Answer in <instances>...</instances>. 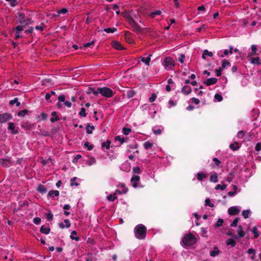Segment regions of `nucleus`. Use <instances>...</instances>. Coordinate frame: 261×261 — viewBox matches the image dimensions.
Masks as SVG:
<instances>
[{"label":"nucleus","mask_w":261,"mask_h":261,"mask_svg":"<svg viewBox=\"0 0 261 261\" xmlns=\"http://www.w3.org/2000/svg\"><path fill=\"white\" fill-rule=\"evenodd\" d=\"M146 228L142 224L137 225L135 228L136 237L138 239H143L145 238Z\"/></svg>","instance_id":"f257e3e1"},{"label":"nucleus","mask_w":261,"mask_h":261,"mask_svg":"<svg viewBox=\"0 0 261 261\" xmlns=\"http://www.w3.org/2000/svg\"><path fill=\"white\" fill-rule=\"evenodd\" d=\"M162 65L165 69L167 70H172L175 66V62L170 57H166L164 59Z\"/></svg>","instance_id":"f03ea898"},{"label":"nucleus","mask_w":261,"mask_h":261,"mask_svg":"<svg viewBox=\"0 0 261 261\" xmlns=\"http://www.w3.org/2000/svg\"><path fill=\"white\" fill-rule=\"evenodd\" d=\"M182 242L185 246H191L196 243V239L193 234L189 233L185 236Z\"/></svg>","instance_id":"7ed1b4c3"},{"label":"nucleus","mask_w":261,"mask_h":261,"mask_svg":"<svg viewBox=\"0 0 261 261\" xmlns=\"http://www.w3.org/2000/svg\"><path fill=\"white\" fill-rule=\"evenodd\" d=\"M99 94L106 97H111L114 95V92L108 87H103L99 88Z\"/></svg>","instance_id":"20e7f679"},{"label":"nucleus","mask_w":261,"mask_h":261,"mask_svg":"<svg viewBox=\"0 0 261 261\" xmlns=\"http://www.w3.org/2000/svg\"><path fill=\"white\" fill-rule=\"evenodd\" d=\"M12 118V116L9 113H6L2 114L0 115V123H6L11 119Z\"/></svg>","instance_id":"39448f33"},{"label":"nucleus","mask_w":261,"mask_h":261,"mask_svg":"<svg viewBox=\"0 0 261 261\" xmlns=\"http://www.w3.org/2000/svg\"><path fill=\"white\" fill-rule=\"evenodd\" d=\"M118 189L116 190L119 194H125L128 191V189L124 184L121 183L117 186Z\"/></svg>","instance_id":"423d86ee"},{"label":"nucleus","mask_w":261,"mask_h":261,"mask_svg":"<svg viewBox=\"0 0 261 261\" xmlns=\"http://www.w3.org/2000/svg\"><path fill=\"white\" fill-rule=\"evenodd\" d=\"M241 211V207L238 206H231L228 210V213L230 215L238 214Z\"/></svg>","instance_id":"0eeeda50"},{"label":"nucleus","mask_w":261,"mask_h":261,"mask_svg":"<svg viewBox=\"0 0 261 261\" xmlns=\"http://www.w3.org/2000/svg\"><path fill=\"white\" fill-rule=\"evenodd\" d=\"M140 177L138 175H133L131 178V182L134 188H136L138 186V183L139 182Z\"/></svg>","instance_id":"6e6552de"},{"label":"nucleus","mask_w":261,"mask_h":261,"mask_svg":"<svg viewBox=\"0 0 261 261\" xmlns=\"http://www.w3.org/2000/svg\"><path fill=\"white\" fill-rule=\"evenodd\" d=\"M217 82V79L216 78L212 77V78H210V79H207L204 82V83L207 86H210V85L215 84V83H216Z\"/></svg>","instance_id":"1a4fd4ad"},{"label":"nucleus","mask_w":261,"mask_h":261,"mask_svg":"<svg viewBox=\"0 0 261 261\" xmlns=\"http://www.w3.org/2000/svg\"><path fill=\"white\" fill-rule=\"evenodd\" d=\"M181 91L184 94L188 95L191 92L192 89L190 86L186 85L182 87Z\"/></svg>","instance_id":"9d476101"},{"label":"nucleus","mask_w":261,"mask_h":261,"mask_svg":"<svg viewBox=\"0 0 261 261\" xmlns=\"http://www.w3.org/2000/svg\"><path fill=\"white\" fill-rule=\"evenodd\" d=\"M213 56V53L208 50L205 49L203 51L202 58L203 59H206L207 57H212Z\"/></svg>","instance_id":"9b49d317"},{"label":"nucleus","mask_w":261,"mask_h":261,"mask_svg":"<svg viewBox=\"0 0 261 261\" xmlns=\"http://www.w3.org/2000/svg\"><path fill=\"white\" fill-rule=\"evenodd\" d=\"M113 47L117 50H121L123 49V47L121 44L118 41H113L112 42Z\"/></svg>","instance_id":"f8f14e48"},{"label":"nucleus","mask_w":261,"mask_h":261,"mask_svg":"<svg viewBox=\"0 0 261 261\" xmlns=\"http://www.w3.org/2000/svg\"><path fill=\"white\" fill-rule=\"evenodd\" d=\"M251 52L248 54V57H251L254 56L256 54L257 47L255 45H252L251 46Z\"/></svg>","instance_id":"ddd939ff"},{"label":"nucleus","mask_w":261,"mask_h":261,"mask_svg":"<svg viewBox=\"0 0 261 261\" xmlns=\"http://www.w3.org/2000/svg\"><path fill=\"white\" fill-rule=\"evenodd\" d=\"M233 53V47L232 46H229V50L228 51L227 49H225L223 51V54L220 55V57L221 58H223L225 56H227L229 54H232Z\"/></svg>","instance_id":"4468645a"},{"label":"nucleus","mask_w":261,"mask_h":261,"mask_svg":"<svg viewBox=\"0 0 261 261\" xmlns=\"http://www.w3.org/2000/svg\"><path fill=\"white\" fill-rule=\"evenodd\" d=\"M151 56V55H149V56L146 58L141 57L140 58V59L141 61L144 63L146 65H149L151 60L150 57Z\"/></svg>","instance_id":"2eb2a0df"},{"label":"nucleus","mask_w":261,"mask_h":261,"mask_svg":"<svg viewBox=\"0 0 261 261\" xmlns=\"http://www.w3.org/2000/svg\"><path fill=\"white\" fill-rule=\"evenodd\" d=\"M8 129L11 130L12 133L13 134H16L18 133V131L15 128L14 123L12 122L9 123Z\"/></svg>","instance_id":"dca6fc26"},{"label":"nucleus","mask_w":261,"mask_h":261,"mask_svg":"<svg viewBox=\"0 0 261 261\" xmlns=\"http://www.w3.org/2000/svg\"><path fill=\"white\" fill-rule=\"evenodd\" d=\"M247 253L251 254V258L252 260H254L255 258L256 250L254 249L250 248L247 250Z\"/></svg>","instance_id":"f3484780"},{"label":"nucleus","mask_w":261,"mask_h":261,"mask_svg":"<svg viewBox=\"0 0 261 261\" xmlns=\"http://www.w3.org/2000/svg\"><path fill=\"white\" fill-rule=\"evenodd\" d=\"M54 195L56 196H58L59 195V192L57 190L50 191L48 193V197L49 198H54Z\"/></svg>","instance_id":"a211bd4d"},{"label":"nucleus","mask_w":261,"mask_h":261,"mask_svg":"<svg viewBox=\"0 0 261 261\" xmlns=\"http://www.w3.org/2000/svg\"><path fill=\"white\" fill-rule=\"evenodd\" d=\"M237 232L238 233V236L240 238H242L245 236V232L243 231V227L239 225L238 227Z\"/></svg>","instance_id":"6ab92c4d"},{"label":"nucleus","mask_w":261,"mask_h":261,"mask_svg":"<svg viewBox=\"0 0 261 261\" xmlns=\"http://www.w3.org/2000/svg\"><path fill=\"white\" fill-rule=\"evenodd\" d=\"M251 63L253 64L260 65L261 62L260 61V59L259 57L256 58H250Z\"/></svg>","instance_id":"aec40b11"},{"label":"nucleus","mask_w":261,"mask_h":261,"mask_svg":"<svg viewBox=\"0 0 261 261\" xmlns=\"http://www.w3.org/2000/svg\"><path fill=\"white\" fill-rule=\"evenodd\" d=\"M40 231L44 234H47L50 232V228L48 227L42 226L40 228Z\"/></svg>","instance_id":"412c9836"},{"label":"nucleus","mask_w":261,"mask_h":261,"mask_svg":"<svg viewBox=\"0 0 261 261\" xmlns=\"http://www.w3.org/2000/svg\"><path fill=\"white\" fill-rule=\"evenodd\" d=\"M210 181L213 182L214 183L217 182H218L217 174L216 173H214V174H213L210 178Z\"/></svg>","instance_id":"4be33fe9"},{"label":"nucleus","mask_w":261,"mask_h":261,"mask_svg":"<svg viewBox=\"0 0 261 261\" xmlns=\"http://www.w3.org/2000/svg\"><path fill=\"white\" fill-rule=\"evenodd\" d=\"M117 193H118L116 192V191H115V192L113 194L109 195L107 197L108 200L110 201H114L117 198L116 194Z\"/></svg>","instance_id":"5701e85b"},{"label":"nucleus","mask_w":261,"mask_h":261,"mask_svg":"<svg viewBox=\"0 0 261 261\" xmlns=\"http://www.w3.org/2000/svg\"><path fill=\"white\" fill-rule=\"evenodd\" d=\"M226 243L228 246H231L233 247L236 246V242L232 239H228L226 241Z\"/></svg>","instance_id":"b1692460"},{"label":"nucleus","mask_w":261,"mask_h":261,"mask_svg":"<svg viewBox=\"0 0 261 261\" xmlns=\"http://www.w3.org/2000/svg\"><path fill=\"white\" fill-rule=\"evenodd\" d=\"M77 233L75 231L73 230L71 232L70 238L72 240H75L76 241L80 240L79 237L76 236Z\"/></svg>","instance_id":"393cba45"},{"label":"nucleus","mask_w":261,"mask_h":261,"mask_svg":"<svg viewBox=\"0 0 261 261\" xmlns=\"http://www.w3.org/2000/svg\"><path fill=\"white\" fill-rule=\"evenodd\" d=\"M206 177H207V175L205 173H203V172L198 173L197 174V178L200 181L202 180V179L203 178H205Z\"/></svg>","instance_id":"a878e982"},{"label":"nucleus","mask_w":261,"mask_h":261,"mask_svg":"<svg viewBox=\"0 0 261 261\" xmlns=\"http://www.w3.org/2000/svg\"><path fill=\"white\" fill-rule=\"evenodd\" d=\"M219 250H218V248L216 247L214 248V250L211 251L210 255L212 257H215L217 255H218L219 254Z\"/></svg>","instance_id":"bb28decb"},{"label":"nucleus","mask_w":261,"mask_h":261,"mask_svg":"<svg viewBox=\"0 0 261 261\" xmlns=\"http://www.w3.org/2000/svg\"><path fill=\"white\" fill-rule=\"evenodd\" d=\"M251 214V211L249 210H244L242 212V216L245 219H247L249 217Z\"/></svg>","instance_id":"cd10ccee"},{"label":"nucleus","mask_w":261,"mask_h":261,"mask_svg":"<svg viewBox=\"0 0 261 261\" xmlns=\"http://www.w3.org/2000/svg\"><path fill=\"white\" fill-rule=\"evenodd\" d=\"M230 64L228 61L226 60H224L222 62V69L225 68L227 67L230 66Z\"/></svg>","instance_id":"c85d7f7f"},{"label":"nucleus","mask_w":261,"mask_h":261,"mask_svg":"<svg viewBox=\"0 0 261 261\" xmlns=\"http://www.w3.org/2000/svg\"><path fill=\"white\" fill-rule=\"evenodd\" d=\"M252 232L254 234L255 238H257L259 236V232H258L256 227L254 226L252 229Z\"/></svg>","instance_id":"c756f323"},{"label":"nucleus","mask_w":261,"mask_h":261,"mask_svg":"<svg viewBox=\"0 0 261 261\" xmlns=\"http://www.w3.org/2000/svg\"><path fill=\"white\" fill-rule=\"evenodd\" d=\"M111 141L110 140H107L106 142H103L102 143L101 146L103 148H106V149H109L110 147Z\"/></svg>","instance_id":"7c9ffc66"},{"label":"nucleus","mask_w":261,"mask_h":261,"mask_svg":"<svg viewBox=\"0 0 261 261\" xmlns=\"http://www.w3.org/2000/svg\"><path fill=\"white\" fill-rule=\"evenodd\" d=\"M52 117L50 119V121L52 122H55V121H57L59 118L58 116H57V114L55 112H53L51 113Z\"/></svg>","instance_id":"2f4dec72"},{"label":"nucleus","mask_w":261,"mask_h":261,"mask_svg":"<svg viewBox=\"0 0 261 261\" xmlns=\"http://www.w3.org/2000/svg\"><path fill=\"white\" fill-rule=\"evenodd\" d=\"M132 27L133 28V30L136 32H140L141 31V28L136 22L134 23Z\"/></svg>","instance_id":"473e14b6"},{"label":"nucleus","mask_w":261,"mask_h":261,"mask_svg":"<svg viewBox=\"0 0 261 261\" xmlns=\"http://www.w3.org/2000/svg\"><path fill=\"white\" fill-rule=\"evenodd\" d=\"M226 187H227V186L225 184H223V185L218 184L216 186L215 189L217 190H224L226 188Z\"/></svg>","instance_id":"72a5a7b5"},{"label":"nucleus","mask_w":261,"mask_h":261,"mask_svg":"<svg viewBox=\"0 0 261 261\" xmlns=\"http://www.w3.org/2000/svg\"><path fill=\"white\" fill-rule=\"evenodd\" d=\"M229 147L233 150H236L239 148V146L237 142H235L233 144H231Z\"/></svg>","instance_id":"f704fd0d"},{"label":"nucleus","mask_w":261,"mask_h":261,"mask_svg":"<svg viewBox=\"0 0 261 261\" xmlns=\"http://www.w3.org/2000/svg\"><path fill=\"white\" fill-rule=\"evenodd\" d=\"M94 126H91L90 125H88L86 126L87 133L89 134H92V131L94 130Z\"/></svg>","instance_id":"c9c22d12"},{"label":"nucleus","mask_w":261,"mask_h":261,"mask_svg":"<svg viewBox=\"0 0 261 261\" xmlns=\"http://www.w3.org/2000/svg\"><path fill=\"white\" fill-rule=\"evenodd\" d=\"M153 144L148 141L144 143L143 146L146 149H148L152 147Z\"/></svg>","instance_id":"e433bc0d"},{"label":"nucleus","mask_w":261,"mask_h":261,"mask_svg":"<svg viewBox=\"0 0 261 261\" xmlns=\"http://www.w3.org/2000/svg\"><path fill=\"white\" fill-rule=\"evenodd\" d=\"M103 31L108 33H113L117 31L115 28L105 29Z\"/></svg>","instance_id":"4c0bfd02"},{"label":"nucleus","mask_w":261,"mask_h":261,"mask_svg":"<svg viewBox=\"0 0 261 261\" xmlns=\"http://www.w3.org/2000/svg\"><path fill=\"white\" fill-rule=\"evenodd\" d=\"M9 103L10 105H13L15 103H16V106L17 107L19 106L20 105V103L19 101H18V98H15L13 100H10V102H9Z\"/></svg>","instance_id":"58836bf2"},{"label":"nucleus","mask_w":261,"mask_h":261,"mask_svg":"<svg viewBox=\"0 0 261 261\" xmlns=\"http://www.w3.org/2000/svg\"><path fill=\"white\" fill-rule=\"evenodd\" d=\"M214 98L215 100L218 102L221 101L223 99L222 96L219 94H216L214 96Z\"/></svg>","instance_id":"ea45409f"},{"label":"nucleus","mask_w":261,"mask_h":261,"mask_svg":"<svg viewBox=\"0 0 261 261\" xmlns=\"http://www.w3.org/2000/svg\"><path fill=\"white\" fill-rule=\"evenodd\" d=\"M205 205L209 206L210 207H214V204L211 202V200L209 198H207L205 200Z\"/></svg>","instance_id":"a19ab883"},{"label":"nucleus","mask_w":261,"mask_h":261,"mask_svg":"<svg viewBox=\"0 0 261 261\" xmlns=\"http://www.w3.org/2000/svg\"><path fill=\"white\" fill-rule=\"evenodd\" d=\"M152 131L155 135H160L162 133V130L160 128L156 127L153 128Z\"/></svg>","instance_id":"79ce46f5"},{"label":"nucleus","mask_w":261,"mask_h":261,"mask_svg":"<svg viewBox=\"0 0 261 261\" xmlns=\"http://www.w3.org/2000/svg\"><path fill=\"white\" fill-rule=\"evenodd\" d=\"M223 223V220L222 219H219L216 224H215V227H219L222 225Z\"/></svg>","instance_id":"37998d69"},{"label":"nucleus","mask_w":261,"mask_h":261,"mask_svg":"<svg viewBox=\"0 0 261 261\" xmlns=\"http://www.w3.org/2000/svg\"><path fill=\"white\" fill-rule=\"evenodd\" d=\"M0 163L2 165V166H3L4 167L9 166L10 164V162L8 161L1 160Z\"/></svg>","instance_id":"c03bdc74"},{"label":"nucleus","mask_w":261,"mask_h":261,"mask_svg":"<svg viewBox=\"0 0 261 261\" xmlns=\"http://www.w3.org/2000/svg\"><path fill=\"white\" fill-rule=\"evenodd\" d=\"M162 12L161 10H157L154 12H152L150 13V15L151 17H154L155 15H160Z\"/></svg>","instance_id":"a18cd8bd"},{"label":"nucleus","mask_w":261,"mask_h":261,"mask_svg":"<svg viewBox=\"0 0 261 261\" xmlns=\"http://www.w3.org/2000/svg\"><path fill=\"white\" fill-rule=\"evenodd\" d=\"M79 115L82 117H85L86 116V110L85 108H82L79 113Z\"/></svg>","instance_id":"49530a36"},{"label":"nucleus","mask_w":261,"mask_h":261,"mask_svg":"<svg viewBox=\"0 0 261 261\" xmlns=\"http://www.w3.org/2000/svg\"><path fill=\"white\" fill-rule=\"evenodd\" d=\"M238 222H239V219L238 218H236L235 219L233 220L232 222L231 223L230 226L231 227H236V226H237Z\"/></svg>","instance_id":"de8ad7c7"},{"label":"nucleus","mask_w":261,"mask_h":261,"mask_svg":"<svg viewBox=\"0 0 261 261\" xmlns=\"http://www.w3.org/2000/svg\"><path fill=\"white\" fill-rule=\"evenodd\" d=\"M84 146L85 147L88 148V149L89 150H90L93 148V146L92 145H90L88 142H85L84 143Z\"/></svg>","instance_id":"09e8293b"},{"label":"nucleus","mask_w":261,"mask_h":261,"mask_svg":"<svg viewBox=\"0 0 261 261\" xmlns=\"http://www.w3.org/2000/svg\"><path fill=\"white\" fill-rule=\"evenodd\" d=\"M68 12V10L66 8H63L60 10L58 11V14L59 15H61V14H65Z\"/></svg>","instance_id":"8fccbe9b"},{"label":"nucleus","mask_w":261,"mask_h":261,"mask_svg":"<svg viewBox=\"0 0 261 261\" xmlns=\"http://www.w3.org/2000/svg\"><path fill=\"white\" fill-rule=\"evenodd\" d=\"M244 135H245V133H244V132H243L242 130L239 131L237 134V137H238V138H239L240 139L243 138Z\"/></svg>","instance_id":"3c124183"},{"label":"nucleus","mask_w":261,"mask_h":261,"mask_svg":"<svg viewBox=\"0 0 261 261\" xmlns=\"http://www.w3.org/2000/svg\"><path fill=\"white\" fill-rule=\"evenodd\" d=\"M28 113V111L27 110H23L18 113V116H23L25 115Z\"/></svg>","instance_id":"603ef678"},{"label":"nucleus","mask_w":261,"mask_h":261,"mask_svg":"<svg viewBox=\"0 0 261 261\" xmlns=\"http://www.w3.org/2000/svg\"><path fill=\"white\" fill-rule=\"evenodd\" d=\"M185 58V56L183 54H180L179 57L178 58V61L181 63H183L184 62V60Z\"/></svg>","instance_id":"864d4df0"},{"label":"nucleus","mask_w":261,"mask_h":261,"mask_svg":"<svg viewBox=\"0 0 261 261\" xmlns=\"http://www.w3.org/2000/svg\"><path fill=\"white\" fill-rule=\"evenodd\" d=\"M33 222L35 224L38 225L41 222V219L39 217H35L33 219Z\"/></svg>","instance_id":"5fc2aeb1"},{"label":"nucleus","mask_w":261,"mask_h":261,"mask_svg":"<svg viewBox=\"0 0 261 261\" xmlns=\"http://www.w3.org/2000/svg\"><path fill=\"white\" fill-rule=\"evenodd\" d=\"M156 97V95L155 94H152V96L149 98V101L150 102H152L154 101H155Z\"/></svg>","instance_id":"6e6d98bb"},{"label":"nucleus","mask_w":261,"mask_h":261,"mask_svg":"<svg viewBox=\"0 0 261 261\" xmlns=\"http://www.w3.org/2000/svg\"><path fill=\"white\" fill-rule=\"evenodd\" d=\"M96 162L95 159L94 158H91L88 162V164L89 166H91L94 164Z\"/></svg>","instance_id":"4d7b16f0"},{"label":"nucleus","mask_w":261,"mask_h":261,"mask_svg":"<svg viewBox=\"0 0 261 261\" xmlns=\"http://www.w3.org/2000/svg\"><path fill=\"white\" fill-rule=\"evenodd\" d=\"M115 140L120 141L121 143H123L124 142V139L119 136L115 137Z\"/></svg>","instance_id":"13d9d810"},{"label":"nucleus","mask_w":261,"mask_h":261,"mask_svg":"<svg viewBox=\"0 0 261 261\" xmlns=\"http://www.w3.org/2000/svg\"><path fill=\"white\" fill-rule=\"evenodd\" d=\"M127 20L130 25H132L134 23L136 22L135 20L130 16L127 17Z\"/></svg>","instance_id":"bf43d9fd"},{"label":"nucleus","mask_w":261,"mask_h":261,"mask_svg":"<svg viewBox=\"0 0 261 261\" xmlns=\"http://www.w3.org/2000/svg\"><path fill=\"white\" fill-rule=\"evenodd\" d=\"M23 30V27L21 25L17 26L16 28V33L18 34L20 33V31Z\"/></svg>","instance_id":"052dcab7"},{"label":"nucleus","mask_w":261,"mask_h":261,"mask_svg":"<svg viewBox=\"0 0 261 261\" xmlns=\"http://www.w3.org/2000/svg\"><path fill=\"white\" fill-rule=\"evenodd\" d=\"M51 82L50 79H45L42 80V84L46 85L48 83H50Z\"/></svg>","instance_id":"680f3d73"},{"label":"nucleus","mask_w":261,"mask_h":261,"mask_svg":"<svg viewBox=\"0 0 261 261\" xmlns=\"http://www.w3.org/2000/svg\"><path fill=\"white\" fill-rule=\"evenodd\" d=\"M10 3V4L11 6L14 7L16 5V0H6Z\"/></svg>","instance_id":"e2e57ef3"},{"label":"nucleus","mask_w":261,"mask_h":261,"mask_svg":"<svg viewBox=\"0 0 261 261\" xmlns=\"http://www.w3.org/2000/svg\"><path fill=\"white\" fill-rule=\"evenodd\" d=\"M46 218L48 220H51L53 218V215L51 212L48 213L46 214Z\"/></svg>","instance_id":"0e129e2a"},{"label":"nucleus","mask_w":261,"mask_h":261,"mask_svg":"<svg viewBox=\"0 0 261 261\" xmlns=\"http://www.w3.org/2000/svg\"><path fill=\"white\" fill-rule=\"evenodd\" d=\"M130 131L131 130L129 128H123V133L125 135H128Z\"/></svg>","instance_id":"69168bd1"},{"label":"nucleus","mask_w":261,"mask_h":261,"mask_svg":"<svg viewBox=\"0 0 261 261\" xmlns=\"http://www.w3.org/2000/svg\"><path fill=\"white\" fill-rule=\"evenodd\" d=\"M38 190H39V191L42 192V193H44V192H46V189L44 188L43 186H42L41 185H40L38 187Z\"/></svg>","instance_id":"338daca9"},{"label":"nucleus","mask_w":261,"mask_h":261,"mask_svg":"<svg viewBox=\"0 0 261 261\" xmlns=\"http://www.w3.org/2000/svg\"><path fill=\"white\" fill-rule=\"evenodd\" d=\"M169 104L170 107H173L176 105V101H174L173 100L170 99L169 101Z\"/></svg>","instance_id":"774afa93"}]
</instances>
